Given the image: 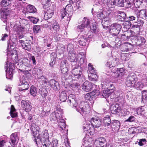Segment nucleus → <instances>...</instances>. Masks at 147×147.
I'll list each match as a JSON object with an SVG mask.
<instances>
[{"mask_svg":"<svg viewBox=\"0 0 147 147\" xmlns=\"http://www.w3.org/2000/svg\"><path fill=\"white\" fill-rule=\"evenodd\" d=\"M51 145V146L58 147L59 146L58 141L56 139H53L52 143Z\"/></svg>","mask_w":147,"mask_h":147,"instance_id":"obj_62","label":"nucleus"},{"mask_svg":"<svg viewBox=\"0 0 147 147\" xmlns=\"http://www.w3.org/2000/svg\"><path fill=\"white\" fill-rule=\"evenodd\" d=\"M94 86V84L86 81L84 83L82 86V89L85 91L89 92L92 89Z\"/></svg>","mask_w":147,"mask_h":147,"instance_id":"obj_13","label":"nucleus"},{"mask_svg":"<svg viewBox=\"0 0 147 147\" xmlns=\"http://www.w3.org/2000/svg\"><path fill=\"white\" fill-rule=\"evenodd\" d=\"M121 110L119 105H112L110 108L111 113L113 114H115L120 112Z\"/></svg>","mask_w":147,"mask_h":147,"instance_id":"obj_24","label":"nucleus"},{"mask_svg":"<svg viewBox=\"0 0 147 147\" xmlns=\"http://www.w3.org/2000/svg\"><path fill=\"white\" fill-rule=\"evenodd\" d=\"M21 106L23 110L27 112L30 111L31 109V103L28 100H22L21 101Z\"/></svg>","mask_w":147,"mask_h":147,"instance_id":"obj_11","label":"nucleus"},{"mask_svg":"<svg viewBox=\"0 0 147 147\" xmlns=\"http://www.w3.org/2000/svg\"><path fill=\"white\" fill-rule=\"evenodd\" d=\"M18 139L17 134L16 133H13L11 136V140L12 143L11 145L12 147H14V146L17 143V140Z\"/></svg>","mask_w":147,"mask_h":147,"instance_id":"obj_23","label":"nucleus"},{"mask_svg":"<svg viewBox=\"0 0 147 147\" xmlns=\"http://www.w3.org/2000/svg\"><path fill=\"white\" fill-rule=\"evenodd\" d=\"M101 1L109 8H113L116 5V0H101Z\"/></svg>","mask_w":147,"mask_h":147,"instance_id":"obj_19","label":"nucleus"},{"mask_svg":"<svg viewBox=\"0 0 147 147\" xmlns=\"http://www.w3.org/2000/svg\"><path fill=\"white\" fill-rule=\"evenodd\" d=\"M54 10L51 9H49L45 13L44 15V18L45 20L51 18L54 14Z\"/></svg>","mask_w":147,"mask_h":147,"instance_id":"obj_30","label":"nucleus"},{"mask_svg":"<svg viewBox=\"0 0 147 147\" xmlns=\"http://www.w3.org/2000/svg\"><path fill=\"white\" fill-rule=\"evenodd\" d=\"M19 86H21V87L19 88V91H24L25 90H26L29 88V86L28 83H26L24 84H19Z\"/></svg>","mask_w":147,"mask_h":147,"instance_id":"obj_37","label":"nucleus"},{"mask_svg":"<svg viewBox=\"0 0 147 147\" xmlns=\"http://www.w3.org/2000/svg\"><path fill=\"white\" fill-rule=\"evenodd\" d=\"M37 90L36 88L33 86H32L30 87V93L33 96H35L36 94Z\"/></svg>","mask_w":147,"mask_h":147,"instance_id":"obj_50","label":"nucleus"},{"mask_svg":"<svg viewBox=\"0 0 147 147\" xmlns=\"http://www.w3.org/2000/svg\"><path fill=\"white\" fill-rule=\"evenodd\" d=\"M10 113L11 117L12 118L16 117L17 115L16 112V109L13 105L11 106V111Z\"/></svg>","mask_w":147,"mask_h":147,"instance_id":"obj_45","label":"nucleus"},{"mask_svg":"<svg viewBox=\"0 0 147 147\" xmlns=\"http://www.w3.org/2000/svg\"><path fill=\"white\" fill-rule=\"evenodd\" d=\"M87 35H81L79 38L78 42L80 45L82 46H86L87 44Z\"/></svg>","mask_w":147,"mask_h":147,"instance_id":"obj_21","label":"nucleus"},{"mask_svg":"<svg viewBox=\"0 0 147 147\" xmlns=\"http://www.w3.org/2000/svg\"><path fill=\"white\" fill-rule=\"evenodd\" d=\"M7 57L9 59H11V60L14 63H17L18 60V55L17 52L16 50H13L10 53H8L7 54Z\"/></svg>","mask_w":147,"mask_h":147,"instance_id":"obj_12","label":"nucleus"},{"mask_svg":"<svg viewBox=\"0 0 147 147\" xmlns=\"http://www.w3.org/2000/svg\"><path fill=\"white\" fill-rule=\"evenodd\" d=\"M7 45L9 48H10L11 49H13L15 46V44L11 40H9L7 42Z\"/></svg>","mask_w":147,"mask_h":147,"instance_id":"obj_53","label":"nucleus"},{"mask_svg":"<svg viewBox=\"0 0 147 147\" xmlns=\"http://www.w3.org/2000/svg\"><path fill=\"white\" fill-rule=\"evenodd\" d=\"M121 28L120 24L117 23L113 24L110 26L109 32L113 36L115 37L116 40L117 39L119 40H119L118 38V35Z\"/></svg>","mask_w":147,"mask_h":147,"instance_id":"obj_6","label":"nucleus"},{"mask_svg":"<svg viewBox=\"0 0 147 147\" xmlns=\"http://www.w3.org/2000/svg\"><path fill=\"white\" fill-rule=\"evenodd\" d=\"M42 142V144L43 147H49L51 144V142L49 140V139L40 140Z\"/></svg>","mask_w":147,"mask_h":147,"instance_id":"obj_41","label":"nucleus"},{"mask_svg":"<svg viewBox=\"0 0 147 147\" xmlns=\"http://www.w3.org/2000/svg\"><path fill=\"white\" fill-rule=\"evenodd\" d=\"M70 4H72L75 8L80 9L83 6V2L81 1H77V0H69Z\"/></svg>","mask_w":147,"mask_h":147,"instance_id":"obj_17","label":"nucleus"},{"mask_svg":"<svg viewBox=\"0 0 147 147\" xmlns=\"http://www.w3.org/2000/svg\"><path fill=\"white\" fill-rule=\"evenodd\" d=\"M88 70L91 74H96V71L95 70V69L93 67V65L91 63H89L88 65Z\"/></svg>","mask_w":147,"mask_h":147,"instance_id":"obj_46","label":"nucleus"},{"mask_svg":"<svg viewBox=\"0 0 147 147\" xmlns=\"http://www.w3.org/2000/svg\"><path fill=\"white\" fill-rule=\"evenodd\" d=\"M36 9L35 7L32 5H28L27 7V11L29 13H35Z\"/></svg>","mask_w":147,"mask_h":147,"instance_id":"obj_39","label":"nucleus"},{"mask_svg":"<svg viewBox=\"0 0 147 147\" xmlns=\"http://www.w3.org/2000/svg\"><path fill=\"white\" fill-rule=\"evenodd\" d=\"M65 47L64 45L61 44L58 45L56 49V52L60 54H62L65 51Z\"/></svg>","mask_w":147,"mask_h":147,"instance_id":"obj_33","label":"nucleus"},{"mask_svg":"<svg viewBox=\"0 0 147 147\" xmlns=\"http://www.w3.org/2000/svg\"><path fill=\"white\" fill-rule=\"evenodd\" d=\"M137 112L138 114L144 115L145 113L144 107V106L139 107L137 109Z\"/></svg>","mask_w":147,"mask_h":147,"instance_id":"obj_42","label":"nucleus"},{"mask_svg":"<svg viewBox=\"0 0 147 147\" xmlns=\"http://www.w3.org/2000/svg\"><path fill=\"white\" fill-rule=\"evenodd\" d=\"M118 61L115 59L111 58L108 60L106 65L110 68L114 67L118 65Z\"/></svg>","mask_w":147,"mask_h":147,"instance_id":"obj_18","label":"nucleus"},{"mask_svg":"<svg viewBox=\"0 0 147 147\" xmlns=\"http://www.w3.org/2000/svg\"><path fill=\"white\" fill-rule=\"evenodd\" d=\"M40 27L39 26L35 25L33 28L34 32V34H37L40 31Z\"/></svg>","mask_w":147,"mask_h":147,"instance_id":"obj_63","label":"nucleus"},{"mask_svg":"<svg viewBox=\"0 0 147 147\" xmlns=\"http://www.w3.org/2000/svg\"><path fill=\"white\" fill-rule=\"evenodd\" d=\"M39 127L37 125H36V124L34 123H33L32 124V126L31 128V131L32 132V135L34 136L35 137H36L35 136V132L36 131H37L38 130Z\"/></svg>","mask_w":147,"mask_h":147,"instance_id":"obj_40","label":"nucleus"},{"mask_svg":"<svg viewBox=\"0 0 147 147\" xmlns=\"http://www.w3.org/2000/svg\"><path fill=\"white\" fill-rule=\"evenodd\" d=\"M93 98V97L91 94V92L87 93L85 96V99L87 100H92Z\"/></svg>","mask_w":147,"mask_h":147,"instance_id":"obj_59","label":"nucleus"},{"mask_svg":"<svg viewBox=\"0 0 147 147\" xmlns=\"http://www.w3.org/2000/svg\"><path fill=\"white\" fill-rule=\"evenodd\" d=\"M53 135L52 133L49 134L47 130H45L38 134L37 137V139H38V141H39L40 140L49 139L50 136H52Z\"/></svg>","mask_w":147,"mask_h":147,"instance_id":"obj_8","label":"nucleus"},{"mask_svg":"<svg viewBox=\"0 0 147 147\" xmlns=\"http://www.w3.org/2000/svg\"><path fill=\"white\" fill-rule=\"evenodd\" d=\"M124 0H116V5L119 7H123L124 5Z\"/></svg>","mask_w":147,"mask_h":147,"instance_id":"obj_56","label":"nucleus"},{"mask_svg":"<svg viewBox=\"0 0 147 147\" xmlns=\"http://www.w3.org/2000/svg\"><path fill=\"white\" fill-rule=\"evenodd\" d=\"M144 84H143L142 81L141 82H138L135 84V85L136 88L141 89L142 88L144 87Z\"/></svg>","mask_w":147,"mask_h":147,"instance_id":"obj_61","label":"nucleus"},{"mask_svg":"<svg viewBox=\"0 0 147 147\" xmlns=\"http://www.w3.org/2000/svg\"><path fill=\"white\" fill-rule=\"evenodd\" d=\"M57 120L59 121L58 122V126L62 130H64L65 129L66 125L65 120L63 119H57Z\"/></svg>","mask_w":147,"mask_h":147,"instance_id":"obj_31","label":"nucleus"},{"mask_svg":"<svg viewBox=\"0 0 147 147\" xmlns=\"http://www.w3.org/2000/svg\"><path fill=\"white\" fill-rule=\"evenodd\" d=\"M98 141L99 142V145L102 147L103 146L104 144L105 143L106 140L103 137H100L98 138Z\"/></svg>","mask_w":147,"mask_h":147,"instance_id":"obj_60","label":"nucleus"},{"mask_svg":"<svg viewBox=\"0 0 147 147\" xmlns=\"http://www.w3.org/2000/svg\"><path fill=\"white\" fill-rule=\"evenodd\" d=\"M60 93L59 98L60 100L63 102H65L67 97L66 92L62 91L61 92H60Z\"/></svg>","mask_w":147,"mask_h":147,"instance_id":"obj_34","label":"nucleus"},{"mask_svg":"<svg viewBox=\"0 0 147 147\" xmlns=\"http://www.w3.org/2000/svg\"><path fill=\"white\" fill-rule=\"evenodd\" d=\"M30 27V24L28 23L26 24L24 27H22L21 26L19 25H15L14 28L18 34H22L25 32V30L29 29Z\"/></svg>","mask_w":147,"mask_h":147,"instance_id":"obj_9","label":"nucleus"},{"mask_svg":"<svg viewBox=\"0 0 147 147\" xmlns=\"http://www.w3.org/2000/svg\"><path fill=\"white\" fill-rule=\"evenodd\" d=\"M142 102L146 103L147 102V90H144L142 92Z\"/></svg>","mask_w":147,"mask_h":147,"instance_id":"obj_38","label":"nucleus"},{"mask_svg":"<svg viewBox=\"0 0 147 147\" xmlns=\"http://www.w3.org/2000/svg\"><path fill=\"white\" fill-rule=\"evenodd\" d=\"M37 78L38 79V81L39 82H45V80L46 79L45 77L42 75H38L37 76Z\"/></svg>","mask_w":147,"mask_h":147,"instance_id":"obj_64","label":"nucleus"},{"mask_svg":"<svg viewBox=\"0 0 147 147\" xmlns=\"http://www.w3.org/2000/svg\"><path fill=\"white\" fill-rule=\"evenodd\" d=\"M68 63L67 60L64 59L63 60L61 63V68L67 67Z\"/></svg>","mask_w":147,"mask_h":147,"instance_id":"obj_58","label":"nucleus"},{"mask_svg":"<svg viewBox=\"0 0 147 147\" xmlns=\"http://www.w3.org/2000/svg\"><path fill=\"white\" fill-rule=\"evenodd\" d=\"M113 91H111L110 90H109V89H107L102 91L101 94L104 98H106L108 97L111 94H113Z\"/></svg>","mask_w":147,"mask_h":147,"instance_id":"obj_28","label":"nucleus"},{"mask_svg":"<svg viewBox=\"0 0 147 147\" xmlns=\"http://www.w3.org/2000/svg\"><path fill=\"white\" fill-rule=\"evenodd\" d=\"M49 84L55 90H56L59 89V85L58 82L55 80L52 79L49 82Z\"/></svg>","mask_w":147,"mask_h":147,"instance_id":"obj_22","label":"nucleus"},{"mask_svg":"<svg viewBox=\"0 0 147 147\" xmlns=\"http://www.w3.org/2000/svg\"><path fill=\"white\" fill-rule=\"evenodd\" d=\"M124 71V70L123 68L118 69L117 73L115 76L116 77H121L123 74Z\"/></svg>","mask_w":147,"mask_h":147,"instance_id":"obj_44","label":"nucleus"},{"mask_svg":"<svg viewBox=\"0 0 147 147\" xmlns=\"http://www.w3.org/2000/svg\"><path fill=\"white\" fill-rule=\"evenodd\" d=\"M72 4H68L65 7V8L63 9L61 11V17L63 19L65 16L67 17V21L69 20L73 14V11H75L76 9L73 7V5Z\"/></svg>","mask_w":147,"mask_h":147,"instance_id":"obj_4","label":"nucleus"},{"mask_svg":"<svg viewBox=\"0 0 147 147\" xmlns=\"http://www.w3.org/2000/svg\"><path fill=\"white\" fill-rule=\"evenodd\" d=\"M97 16L98 18L100 19H105L106 16L102 11H100L97 12Z\"/></svg>","mask_w":147,"mask_h":147,"instance_id":"obj_52","label":"nucleus"},{"mask_svg":"<svg viewBox=\"0 0 147 147\" xmlns=\"http://www.w3.org/2000/svg\"><path fill=\"white\" fill-rule=\"evenodd\" d=\"M125 1V3L127 7H130L134 3V0H124Z\"/></svg>","mask_w":147,"mask_h":147,"instance_id":"obj_54","label":"nucleus"},{"mask_svg":"<svg viewBox=\"0 0 147 147\" xmlns=\"http://www.w3.org/2000/svg\"><path fill=\"white\" fill-rule=\"evenodd\" d=\"M146 139H139L138 141L136 142V144L138 143V144L140 146H143L146 143Z\"/></svg>","mask_w":147,"mask_h":147,"instance_id":"obj_55","label":"nucleus"},{"mask_svg":"<svg viewBox=\"0 0 147 147\" xmlns=\"http://www.w3.org/2000/svg\"><path fill=\"white\" fill-rule=\"evenodd\" d=\"M87 29L86 28L83 24L82 23L81 25H78L77 26V30L78 32H82L84 31Z\"/></svg>","mask_w":147,"mask_h":147,"instance_id":"obj_51","label":"nucleus"},{"mask_svg":"<svg viewBox=\"0 0 147 147\" xmlns=\"http://www.w3.org/2000/svg\"><path fill=\"white\" fill-rule=\"evenodd\" d=\"M112 121L109 116L105 117L103 120V123L105 126L109 128Z\"/></svg>","mask_w":147,"mask_h":147,"instance_id":"obj_29","label":"nucleus"},{"mask_svg":"<svg viewBox=\"0 0 147 147\" xmlns=\"http://www.w3.org/2000/svg\"><path fill=\"white\" fill-rule=\"evenodd\" d=\"M90 78H89V80L92 81H96L98 79V77L96 75V74H91Z\"/></svg>","mask_w":147,"mask_h":147,"instance_id":"obj_57","label":"nucleus"},{"mask_svg":"<svg viewBox=\"0 0 147 147\" xmlns=\"http://www.w3.org/2000/svg\"><path fill=\"white\" fill-rule=\"evenodd\" d=\"M60 106L58 105L56 108V112L55 113V115L57 119H59L61 118L63 114V111L61 109Z\"/></svg>","mask_w":147,"mask_h":147,"instance_id":"obj_25","label":"nucleus"},{"mask_svg":"<svg viewBox=\"0 0 147 147\" xmlns=\"http://www.w3.org/2000/svg\"><path fill=\"white\" fill-rule=\"evenodd\" d=\"M6 71V77L9 79H11L13 76V72L10 71L8 70V69H6L5 70Z\"/></svg>","mask_w":147,"mask_h":147,"instance_id":"obj_49","label":"nucleus"},{"mask_svg":"<svg viewBox=\"0 0 147 147\" xmlns=\"http://www.w3.org/2000/svg\"><path fill=\"white\" fill-rule=\"evenodd\" d=\"M82 23L83 24L86 28H89L90 31L94 33L97 32L98 29L95 25V21L89 19L87 17H85L82 19Z\"/></svg>","mask_w":147,"mask_h":147,"instance_id":"obj_2","label":"nucleus"},{"mask_svg":"<svg viewBox=\"0 0 147 147\" xmlns=\"http://www.w3.org/2000/svg\"><path fill=\"white\" fill-rule=\"evenodd\" d=\"M68 59L71 62H76L77 59V55L75 51L68 53Z\"/></svg>","mask_w":147,"mask_h":147,"instance_id":"obj_26","label":"nucleus"},{"mask_svg":"<svg viewBox=\"0 0 147 147\" xmlns=\"http://www.w3.org/2000/svg\"><path fill=\"white\" fill-rule=\"evenodd\" d=\"M120 125V122L119 121L117 120H113L112 121L109 128H110L111 127L112 129V131L113 130V129L116 131L118 130L119 129Z\"/></svg>","mask_w":147,"mask_h":147,"instance_id":"obj_20","label":"nucleus"},{"mask_svg":"<svg viewBox=\"0 0 147 147\" xmlns=\"http://www.w3.org/2000/svg\"><path fill=\"white\" fill-rule=\"evenodd\" d=\"M136 16L137 18H138L139 17H140L142 19H145L146 17H147L146 12L144 10H141L138 13V15H137Z\"/></svg>","mask_w":147,"mask_h":147,"instance_id":"obj_35","label":"nucleus"},{"mask_svg":"<svg viewBox=\"0 0 147 147\" xmlns=\"http://www.w3.org/2000/svg\"><path fill=\"white\" fill-rule=\"evenodd\" d=\"M51 23V26L52 28L51 30L52 33L55 36H56L59 33L60 31V26L56 20H53Z\"/></svg>","mask_w":147,"mask_h":147,"instance_id":"obj_7","label":"nucleus"},{"mask_svg":"<svg viewBox=\"0 0 147 147\" xmlns=\"http://www.w3.org/2000/svg\"><path fill=\"white\" fill-rule=\"evenodd\" d=\"M33 71L34 73L36 74L37 76L42 74V69L39 68L35 67L34 68L33 70Z\"/></svg>","mask_w":147,"mask_h":147,"instance_id":"obj_48","label":"nucleus"},{"mask_svg":"<svg viewBox=\"0 0 147 147\" xmlns=\"http://www.w3.org/2000/svg\"><path fill=\"white\" fill-rule=\"evenodd\" d=\"M86 126L84 127V129H86L87 130H89L91 127L92 128H98L102 125V122L100 119L98 117L92 118L90 121L86 122Z\"/></svg>","mask_w":147,"mask_h":147,"instance_id":"obj_5","label":"nucleus"},{"mask_svg":"<svg viewBox=\"0 0 147 147\" xmlns=\"http://www.w3.org/2000/svg\"><path fill=\"white\" fill-rule=\"evenodd\" d=\"M16 63H11L7 61L6 63V64H5V68L6 67L7 69H8V70L10 71H13L15 69V66L14 64Z\"/></svg>","mask_w":147,"mask_h":147,"instance_id":"obj_27","label":"nucleus"},{"mask_svg":"<svg viewBox=\"0 0 147 147\" xmlns=\"http://www.w3.org/2000/svg\"><path fill=\"white\" fill-rule=\"evenodd\" d=\"M67 50L68 53H71L75 51L74 45L71 43H69L67 46Z\"/></svg>","mask_w":147,"mask_h":147,"instance_id":"obj_47","label":"nucleus"},{"mask_svg":"<svg viewBox=\"0 0 147 147\" xmlns=\"http://www.w3.org/2000/svg\"><path fill=\"white\" fill-rule=\"evenodd\" d=\"M82 71V69L80 66H78L76 67H74L73 68L72 70L71 73L74 77L77 79H79L80 76Z\"/></svg>","mask_w":147,"mask_h":147,"instance_id":"obj_16","label":"nucleus"},{"mask_svg":"<svg viewBox=\"0 0 147 147\" xmlns=\"http://www.w3.org/2000/svg\"><path fill=\"white\" fill-rule=\"evenodd\" d=\"M67 102L76 108L80 114H86L89 111V106L86 102H80L78 105L79 102L76 100L75 96L73 94H70L68 96Z\"/></svg>","mask_w":147,"mask_h":147,"instance_id":"obj_1","label":"nucleus"},{"mask_svg":"<svg viewBox=\"0 0 147 147\" xmlns=\"http://www.w3.org/2000/svg\"><path fill=\"white\" fill-rule=\"evenodd\" d=\"M126 17V14L123 12H121L120 14L116 16V19L118 21H123L125 19Z\"/></svg>","mask_w":147,"mask_h":147,"instance_id":"obj_32","label":"nucleus"},{"mask_svg":"<svg viewBox=\"0 0 147 147\" xmlns=\"http://www.w3.org/2000/svg\"><path fill=\"white\" fill-rule=\"evenodd\" d=\"M56 55H55L54 53H52L51 55V61L49 64L51 67L53 66L55 63Z\"/></svg>","mask_w":147,"mask_h":147,"instance_id":"obj_36","label":"nucleus"},{"mask_svg":"<svg viewBox=\"0 0 147 147\" xmlns=\"http://www.w3.org/2000/svg\"><path fill=\"white\" fill-rule=\"evenodd\" d=\"M19 42L20 43L22 47L25 50L29 51L31 49V40H27L25 41L20 40Z\"/></svg>","mask_w":147,"mask_h":147,"instance_id":"obj_10","label":"nucleus"},{"mask_svg":"<svg viewBox=\"0 0 147 147\" xmlns=\"http://www.w3.org/2000/svg\"><path fill=\"white\" fill-rule=\"evenodd\" d=\"M1 16V19L3 22L6 21L7 16L9 14L10 11L9 9L5 8H1L0 10Z\"/></svg>","mask_w":147,"mask_h":147,"instance_id":"obj_15","label":"nucleus"},{"mask_svg":"<svg viewBox=\"0 0 147 147\" xmlns=\"http://www.w3.org/2000/svg\"><path fill=\"white\" fill-rule=\"evenodd\" d=\"M18 67L20 69L19 70L21 71L29 70L28 69L31 65V63L30 61L26 58H22L20 59L18 61Z\"/></svg>","mask_w":147,"mask_h":147,"instance_id":"obj_3","label":"nucleus"},{"mask_svg":"<svg viewBox=\"0 0 147 147\" xmlns=\"http://www.w3.org/2000/svg\"><path fill=\"white\" fill-rule=\"evenodd\" d=\"M11 3L10 0H3L1 2V5L4 7L9 6Z\"/></svg>","mask_w":147,"mask_h":147,"instance_id":"obj_43","label":"nucleus"},{"mask_svg":"<svg viewBox=\"0 0 147 147\" xmlns=\"http://www.w3.org/2000/svg\"><path fill=\"white\" fill-rule=\"evenodd\" d=\"M135 74L134 73L131 72L129 74L126 82V84L128 86H130L132 84L135 83Z\"/></svg>","mask_w":147,"mask_h":147,"instance_id":"obj_14","label":"nucleus"}]
</instances>
